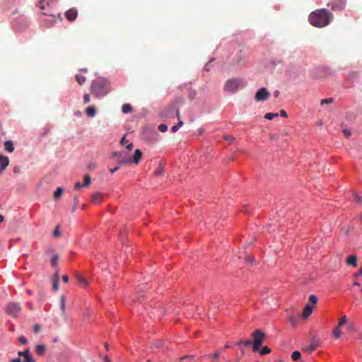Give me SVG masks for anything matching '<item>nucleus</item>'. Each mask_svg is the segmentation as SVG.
Wrapping results in <instances>:
<instances>
[{
    "instance_id": "obj_14",
    "label": "nucleus",
    "mask_w": 362,
    "mask_h": 362,
    "mask_svg": "<svg viewBox=\"0 0 362 362\" xmlns=\"http://www.w3.org/2000/svg\"><path fill=\"white\" fill-rule=\"evenodd\" d=\"M318 346H319L318 341L313 340L308 347H305L303 349V351H307V352H312L314 350H315Z\"/></svg>"
},
{
    "instance_id": "obj_56",
    "label": "nucleus",
    "mask_w": 362,
    "mask_h": 362,
    "mask_svg": "<svg viewBox=\"0 0 362 362\" xmlns=\"http://www.w3.org/2000/svg\"><path fill=\"white\" fill-rule=\"evenodd\" d=\"M280 114L284 117H288L286 112L285 110H281L280 111Z\"/></svg>"
},
{
    "instance_id": "obj_21",
    "label": "nucleus",
    "mask_w": 362,
    "mask_h": 362,
    "mask_svg": "<svg viewBox=\"0 0 362 362\" xmlns=\"http://www.w3.org/2000/svg\"><path fill=\"white\" fill-rule=\"evenodd\" d=\"M122 110L123 113L127 114L132 111V107L129 104H124L122 107Z\"/></svg>"
},
{
    "instance_id": "obj_41",
    "label": "nucleus",
    "mask_w": 362,
    "mask_h": 362,
    "mask_svg": "<svg viewBox=\"0 0 362 362\" xmlns=\"http://www.w3.org/2000/svg\"><path fill=\"white\" fill-rule=\"evenodd\" d=\"M45 1L46 0H40L39 1V7L41 10H45L46 8L45 4Z\"/></svg>"
},
{
    "instance_id": "obj_37",
    "label": "nucleus",
    "mask_w": 362,
    "mask_h": 362,
    "mask_svg": "<svg viewBox=\"0 0 362 362\" xmlns=\"http://www.w3.org/2000/svg\"><path fill=\"white\" fill-rule=\"evenodd\" d=\"M90 95L88 93H85L83 95V104L88 103L90 102Z\"/></svg>"
},
{
    "instance_id": "obj_25",
    "label": "nucleus",
    "mask_w": 362,
    "mask_h": 362,
    "mask_svg": "<svg viewBox=\"0 0 362 362\" xmlns=\"http://www.w3.org/2000/svg\"><path fill=\"white\" fill-rule=\"evenodd\" d=\"M62 192L63 189L62 187H58L54 192V198L55 199H58L62 196Z\"/></svg>"
},
{
    "instance_id": "obj_40",
    "label": "nucleus",
    "mask_w": 362,
    "mask_h": 362,
    "mask_svg": "<svg viewBox=\"0 0 362 362\" xmlns=\"http://www.w3.org/2000/svg\"><path fill=\"white\" fill-rule=\"evenodd\" d=\"M18 341L22 344H25L28 341L25 337L21 336L18 337Z\"/></svg>"
},
{
    "instance_id": "obj_18",
    "label": "nucleus",
    "mask_w": 362,
    "mask_h": 362,
    "mask_svg": "<svg viewBox=\"0 0 362 362\" xmlns=\"http://www.w3.org/2000/svg\"><path fill=\"white\" fill-rule=\"evenodd\" d=\"M142 156V153L139 149H136L134 152V155L133 156V159H132V163H134L138 164L140 161Z\"/></svg>"
},
{
    "instance_id": "obj_16",
    "label": "nucleus",
    "mask_w": 362,
    "mask_h": 362,
    "mask_svg": "<svg viewBox=\"0 0 362 362\" xmlns=\"http://www.w3.org/2000/svg\"><path fill=\"white\" fill-rule=\"evenodd\" d=\"M24 354V361L25 362H36L35 360L33 358L29 349L23 351Z\"/></svg>"
},
{
    "instance_id": "obj_5",
    "label": "nucleus",
    "mask_w": 362,
    "mask_h": 362,
    "mask_svg": "<svg viewBox=\"0 0 362 362\" xmlns=\"http://www.w3.org/2000/svg\"><path fill=\"white\" fill-rule=\"evenodd\" d=\"M317 301V298L315 295L309 296V302L305 305L302 314L303 318L306 319L312 314Z\"/></svg>"
},
{
    "instance_id": "obj_32",
    "label": "nucleus",
    "mask_w": 362,
    "mask_h": 362,
    "mask_svg": "<svg viewBox=\"0 0 362 362\" xmlns=\"http://www.w3.org/2000/svg\"><path fill=\"white\" fill-rule=\"evenodd\" d=\"M90 181H91L90 177L88 175H86L84 176V183H83V185L84 187L88 186L90 185Z\"/></svg>"
},
{
    "instance_id": "obj_26",
    "label": "nucleus",
    "mask_w": 362,
    "mask_h": 362,
    "mask_svg": "<svg viewBox=\"0 0 362 362\" xmlns=\"http://www.w3.org/2000/svg\"><path fill=\"white\" fill-rule=\"evenodd\" d=\"M278 116H279L278 113L268 112V113H267L264 115V118H266L267 119H269V120H272V119H273L274 118H275V117H276Z\"/></svg>"
},
{
    "instance_id": "obj_20",
    "label": "nucleus",
    "mask_w": 362,
    "mask_h": 362,
    "mask_svg": "<svg viewBox=\"0 0 362 362\" xmlns=\"http://www.w3.org/2000/svg\"><path fill=\"white\" fill-rule=\"evenodd\" d=\"M35 351L38 356H42L45 353V346L43 344H38L35 346Z\"/></svg>"
},
{
    "instance_id": "obj_34",
    "label": "nucleus",
    "mask_w": 362,
    "mask_h": 362,
    "mask_svg": "<svg viewBox=\"0 0 362 362\" xmlns=\"http://www.w3.org/2000/svg\"><path fill=\"white\" fill-rule=\"evenodd\" d=\"M58 260H59V256L57 255H54L51 259V264L52 266H55L57 264Z\"/></svg>"
},
{
    "instance_id": "obj_53",
    "label": "nucleus",
    "mask_w": 362,
    "mask_h": 362,
    "mask_svg": "<svg viewBox=\"0 0 362 362\" xmlns=\"http://www.w3.org/2000/svg\"><path fill=\"white\" fill-rule=\"evenodd\" d=\"M95 166H96L95 163H90V164L88 165V168L89 170H93V169H95Z\"/></svg>"
},
{
    "instance_id": "obj_42",
    "label": "nucleus",
    "mask_w": 362,
    "mask_h": 362,
    "mask_svg": "<svg viewBox=\"0 0 362 362\" xmlns=\"http://www.w3.org/2000/svg\"><path fill=\"white\" fill-rule=\"evenodd\" d=\"M347 329L350 332H354L355 331V326L354 323H349L347 325Z\"/></svg>"
},
{
    "instance_id": "obj_10",
    "label": "nucleus",
    "mask_w": 362,
    "mask_h": 362,
    "mask_svg": "<svg viewBox=\"0 0 362 362\" xmlns=\"http://www.w3.org/2000/svg\"><path fill=\"white\" fill-rule=\"evenodd\" d=\"M77 16H78V11H77L76 8H71L69 9L65 13V16H66V19L69 21H75Z\"/></svg>"
},
{
    "instance_id": "obj_24",
    "label": "nucleus",
    "mask_w": 362,
    "mask_h": 362,
    "mask_svg": "<svg viewBox=\"0 0 362 362\" xmlns=\"http://www.w3.org/2000/svg\"><path fill=\"white\" fill-rule=\"evenodd\" d=\"M77 281L81 284V285H83V286H87L88 284V281H86V279L83 277L82 276H78L77 278Z\"/></svg>"
},
{
    "instance_id": "obj_13",
    "label": "nucleus",
    "mask_w": 362,
    "mask_h": 362,
    "mask_svg": "<svg viewBox=\"0 0 362 362\" xmlns=\"http://www.w3.org/2000/svg\"><path fill=\"white\" fill-rule=\"evenodd\" d=\"M85 113L89 117H95L96 115V109H95V106L90 105V106L87 107L85 110Z\"/></svg>"
},
{
    "instance_id": "obj_59",
    "label": "nucleus",
    "mask_w": 362,
    "mask_h": 362,
    "mask_svg": "<svg viewBox=\"0 0 362 362\" xmlns=\"http://www.w3.org/2000/svg\"><path fill=\"white\" fill-rule=\"evenodd\" d=\"M362 275V269L361 268L358 272L354 274L355 277H358Z\"/></svg>"
},
{
    "instance_id": "obj_11",
    "label": "nucleus",
    "mask_w": 362,
    "mask_h": 362,
    "mask_svg": "<svg viewBox=\"0 0 362 362\" xmlns=\"http://www.w3.org/2000/svg\"><path fill=\"white\" fill-rule=\"evenodd\" d=\"M346 264L352 267H357V257L356 255H349L346 259Z\"/></svg>"
},
{
    "instance_id": "obj_58",
    "label": "nucleus",
    "mask_w": 362,
    "mask_h": 362,
    "mask_svg": "<svg viewBox=\"0 0 362 362\" xmlns=\"http://www.w3.org/2000/svg\"><path fill=\"white\" fill-rule=\"evenodd\" d=\"M128 143H129V141L126 140L125 136H124V137L121 139V144H122V145H125V144H128Z\"/></svg>"
},
{
    "instance_id": "obj_54",
    "label": "nucleus",
    "mask_w": 362,
    "mask_h": 362,
    "mask_svg": "<svg viewBox=\"0 0 362 362\" xmlns=\"http://www.w3.org/2000/svg\"><path fill=\"white\" fill-rule=\"evenodd\" d=\"M119 168H120L119 166H116V167H115V168H111V169H110V173H112H112H114L115 172L117 171V170L119 169Z\"/></svg>"
},
{
    "instance_id": "obj_7",
    "label": "nucleus",
    "mask_w": 362,
    "mask_h": 362,
    "mask_svg": "<svg viewBox=\"0 0 362 362\" xmlns=\"http://www.w3.org/2000/svg\"><path fill=\"white\" fill-rule=\"evenodd\" d=\"M346 6L345 0H331L328 4V6H330L333 11H342Z\"/></svg>"
},
{
    "instance_id": "obj_46",
    "label": "nucleus",
    "mask_w": 362,
    "mask_h": 362,
    "mask_svg": "<svg viewBox=\"0 0 362 362\" xmlns=\"http://www.w3.org/2000/svg\"><path fill=\"white\" fill-rule=\"evenodd\" d=\"M343 133L346 138L351 136V132L348 129H344Z\"/></svg>"
},
{
    "instance_id": "obj_63",
    "label": "nucleus",
    "mask_w": 362,
    "mask_h": 362,
    "mask_svg": "<svg viewBox=\"0 0 362 362\" xmlns=\"http://www.w3.org/2000/svg\"><path fill=\"white\" fill-rule=\"evenodd\" d=\"M18 356L19 358L21 357V356L24 357L23 351H18Z\"/></svg>"
},
{
    "instance_id": "obj_57",
    "label": "nucleus",
    "mask_w": 362,
    "mask_h": 362,
    "mask_svg": "<svg viewBox=\"0 0 362 362\" xmlns=\"http://www.w3.org/2000/svg\"><path fill=\"white\" fill-rule=\"evenodd\" d=\"M178 129H179L178 126H177V125L175 124V125H174V126L172 127L171 131H172L173 133H175V132H176Z\"/></svg>"
},
{
    "instance_id": "obj_50",
    "label": "nucleus",
    "mask_w": 362,
    "mask_h": 362,
    "mask_svg": "<svg viewBox=\"0 0 362 362\" xmlns=\"http://www.w3.org/2000/svg\"><path fill=\"white\" fill-rule=\"evenodd\" d=\"M10 362H25V361H23L21 358L18 357V358L11 359L10 361Z\"/></svg>"
},
{
    "instance_id": "obj_4",
    "label": "nucleus",
    "mask_w": 362,
    "mask_h": 362,
    "mask_svg": "<svg viewBox=\"0 0 362 362\" xmlns=\"http://www.w3.org/2000/svg\"><path fill=\"white\" fill-rule=\"evenodd\" d=\"M252 351H257L259 350V348L265 339V334L260 330H256L252 333Z\"/></svg>"
},
{
    "instance_id": "obj_36",
    "label": "nucleus",
    "mask_w": 362,
    "mask_h": 362,
    "mask_svg": "<svg viewBox=\"0 0 362 362\" xmlns=\"http://www.w3.org/2000/svg\"><path fill=\"white\" fill-rule=\"evenodd\" d=\"M176 115L179 120L178 123L176 125L178 126V127L180 128L183 125V122L180 119V113L178 110H177V111H176Z\"/></svg>"
},
{
    "instance_id": "obj_6",
    "label": "nucleus",
    "mask_w": 362,
    "mask_h": 362,
    "mask_svg": "<svg viewBox=\"0 0 362 362\" xmlns=\"http://www.w3.org/2000/svg\"><path fill=\"white\" fill-rule=\"evenodd\" d=\"M21 306L18 303H10L8 304L6 308V313L12 316L13 317H18V314L21 311Z\"/></svg>"
},
{
    "instance_id": "obj_61",
    "label": "nucleus",
    "mask_w": 362,
    "mask_h": 362,
    "mask_svg": "<svg viewBox=\"0 0 362 362\" xmlns=\"http://www.w3.org/2000/svg\"><path fill=\"white\" fill-rule=\"evenodd\" d=\"M289 320H290V322H291L293 326H295V325H296V320H295L293 317H290Z\"/></svg>"
},
{
    "instance_id": "obj_62",
    "label": "nucleus",
    "mask_w": 362,
    "mask_h": 362,
    "mask_svg": "<svg viewBox=\"0 0 362 362\" xmlns=\"http://www.w3.org/2000/svg\"><path fill=\"white\" fill-rule=\"evenodd\" d=\"M163 345V343L162 341H157L156 343H155V346L157 347L162 346Z\"/></svg>"
},
{
    "instance_id": "obj_48",
    "label": "nucleus",
    "mask_w": 362,
    "mask_h": 362,
    "mask_svg": "<svg viewBox=\"0 0 362 362\" xmlns=\"http://www.w3.org/2000/svg\"><path fill=\"white\" fill-rule=\"evenodd\" d=\"M112 156H114V157H118V158H122V153H121V152H118V151H116V152L113 153Z\"/></svg>"
},
{
    "instance_id": "obj_45",
    "label": "nucleus",
    "mask_w": 362,
    "mask_h": 362,
    "mask_svg": "<svg viewBox=\"0 0 362 362\" xmlns=\"http://www.w3.org/2000/svg\"><path fill=\"white\" fill-rule=\"evenodd\" d=\"M35 333H38L40 330V326L37 324L34 325L33 326Z\"/></svg>"
},
{
    "instance_id": "obj_43",
    "label": "nucleus",
    "mask_w": 362,
    "mask_h": 362,
    "mask_svg": "<svg viewBox=\"0 0 362 362\" xmlns=\"http://www.w3.org/2000/svg\"><path fill=\"white\" fill-rule=\"evenodd\" d=\"M54 237H59L61 235V233L59 230V226H57L53 233Z\"/></svg>"
},
{
    "instance_id": "obj_30",
    "label": "nucleus",
    "mask_w": 362,
    "mask_h": 362,
    "mask_svg": "<svg viewBox=\"0 0 362 362\" xmlns=\"http://www.w3.org/2000/svg\"><path fill=\"white\" fill-rule=\"evenodd\" d=\"M185 359L189 360V361H194V355H185L180 358V361H184Z\"/></svg>"
},
{
    "instance_id": "obj_23",
    "label": "nucleus",
    "mask_w": 362,
    "mask_h": 362,
    "mask_svg": "<svg viewBox=\"0 0 362 362\" xmlns=\"http://www.w3.org/2000/svg\"><path fill=\"white\" fill-rule=\"evenodd\" d=\"M300 357L301 354L299 351H295L292 353L291 358L293 359V361H297L300 358Z\"/></svg>"
},
{
    "instance_id": "obj_27",
    "label": "nucleus",
    "mask_w": 362,
    "mask_h": 362,
    "mask_svg": "<svg viewBox=\"0 0 362 362\" xmlns=\"http://www.w3.org/2000/svg\"><path fill=\"white\" fill-rule=\"evenodd\" d=\"M163 173V166L162 164H160L157 169L155 170L154 174L156 176L161 175Z\"/></svg>"
},
{
    "instance_id": "obj_39",
    "label": "nucleus",
    "mask_w": 362,
    "mask_h": 362,
    "mask_svg": "<svg viewBox=\"0 0 362 362\" xmlns=\"http://www.w3.org/2000/svg\"><path fill=\"white\" fill-rule=\"evenodd\" d=\"M223 139L226 140V141H228L229 142H233L234 141V137L232 136L231 135H225L223 136Z\"/></svg>"
},
{
    "instance_id": "obj_44",
    "label": "nucleus",
    "mask_w": 362,
    "mask_h": 362,
    "mask_svg": "<svg viewBox=\"0 0 362 362\" xmlns=\"http://www.w3.org/2000/svg\"><path fill=\"white\" fill-rule=\"evenodd\" d=\"M354 201L360 204L362 201V197L358 194H354Z\"/></svg>"
},
{
    "instance_id": "obj_38",
    "label": "nucleus",
    "mask_w": 362,
    "mask_h": 362,
    "mask_svg": "<svg viewBox=\"0 0 362 362\" xmlns=\"http://www.w3.org/2000/svg\"><path fill=\"white\" fill-rule=\"evenodd\" d=\"M158 129L160 132H165L168 130V126L165 124H160L159 126H158Z\"/></svg>"
},
{
    "instance_id": "obj_1",
    "label": "nucleus",
    "mask_w": 362,
    "mask_h": 362,
    "mask_svg": "<svg viewBox=\"0 0 362 362\" xmlns=\"http://www.w3.org/2000/svg\"><path fill=\"white\" fill-rule=\"evenodd\" d=\"M332 18V13L325 8L317 9L312 12L308 17L310 23L318 28H323L329 25Z\"/></svg>"
},
{
    "instance_id": "obj_29",
    "label": "nucleus",
    "mask_w": 362,
    "mask_h": 362,
    "mask_svg": "<svg viewBox=\"0 0 362 362\" xmlns=\"http://www.w3.org/2000/svg\"><path fill=\"white\" fill-rule=\"evenodd\" d=\"M347 323V317L346 315H343L339 321L338 325L339 327H341Z\"/></svg>"
},
{
    "instance_id": "obj_22",
    "label": "nucleus",
    "mask_w": 362,
    "mask_h": 362,
    "mask_svg": "<svg viewBox=\"0 0 362 362\" xmlns=\"http://www.w3.org/2000/svg\"><path fill=\"white\" fill-rule=\"evenodd\" d=\"M341 334H342V332L340 329V327L337 326L333 330V333H332L333 337L335 338H339L341 337Z\"/></svg>"
},
{
    "instance_id": "obj_15",
    "label": "nucleus",
    "mask_w": 362,
    "mask_h": 362,
    "mask_svg": "<svg viewBox=\"0 0 362 362\" xmlns=\"http://www.w3.org/2000/svg\"><path fill=\"white\" fill-rule=\"evenodd\" d=\"M60 309H61V311H62V315L63 317H65L66 316V313H65V310H66V298H65V296H64V295H62L60 296Z\"/></svg>"
},
{
    "instance_id": "obj_64",
    "label": "nucleus",
    "mask_w": 362,
    "mask_h": 362,
    "mask_svg": "<svg viewBox=\"0 0 362 362\" xmlns=\"http://www.w3.org/2000/svg\"><path fill=\"white\" fill-rule=\"evenodd\" d=\"M104 361L106 362H110V360L107 356H105L103 358Z\"/></svg>"
},
{
    "instance_id": "obj_52",
    "label": "nucleus",
    "mask_w": 362,
    "mask_h": 362,
    "mask_svg": "<svg viewBox=\"0 0 362 362\" xmlns=\"http://www.w3.org/2000/svg\"><path fill=\"white\" fill-rule=\"evenodd\" d=\"M21 167L20 166H16L13 168V173H18L21 172Z\"/></svg>"
},
{
    "instance_id": "obj_47",
    "label": "nucleus",
    "mask_w": 362,
    "mask_h": 362,
    "mask_svg": "<svg viewBox=\"0 0 362 362\" xmlns=\"http://www.w3.org/2000/svg\"><path fill=\"white\" fill-rule=\"evenodd\" d=\"M252 344V341L251 340H246V341H243V345L245 346H250L251 344Z\"/></svg>"
},
{
    "instance_id": "obj_28",
    "label": "nucleus",
    "mask_w": 362,
    "mask_h": 362,
    "mask_svg": "<svg viewBox=\"0 0 362 362\" xmlns=\"http://www.w3.org/2000/svg\"><path fill=\"white\" fill-rule=\"evenodd\" d=\"M271 352V349L268 346H264L261 350H259L260 355H266Z\"/></svg>"
},
{
    "instance_id": "obj_19",
    "label": "nucleus",
    "mask_w": 362,
    "mask_h": 362,
    "mask_svg": "<svg viewBox=\"0 0 362 362\" xmlns=\"http://www.w3.org/2000/svg\"><path fill=\"white\" fill-rule=\"evenodd\" d=\"M4 149L9 153H13L14 151L13 141L11 140L6 141L4 142Z\"/></svg>"
},
{
    "instance_id": "obj_31",
    "label": "nucleus",
    "mask_w": 362,
    "mask_h": 362,
    "mask_svg": "<svg viewBox=\"0 0 362 362\" xmlns=\"http://www.w3.org/2000/svg\"><path fill=\"white\" fill-rule=\"evenodd\" d=\"M58 274H59V272L58 271L56 272V279L54 280V284H53V288L55 290V291H57L59 289V280H58Z\"/></svg>"
},
{
    "instance_id": "obj_60",
    "label": "nucleus",
    "mask_w": 362,
    "mask_h": 362,
    "mask_svg": "<svg viewBox=\"0 0 362 362\" xmlns=\"http://www.w3.org/2000/svg\"><path fill=\"white\" fill-rule=\"evenodd\" d=\"M62 280L64 282L66 283L69 281V277L66 275L62 276Z\"/></svg>"
},
{
    "instance_id": "obj_35",
    "label": "nucleus",
    "mask_w": 362,
    "mask_h": 362,
    "mask_svg": "<svg viewBox=\"0 0 362 362\" xmlns=\"http://www.w3.org/2000/svg\"><path fill=\"white\" fill-rule=\"evenodd\" d=\"M332 102H333V98H325V99H322L321 100L320 104L322 105H325V104L332 103Z\"/></svg>"
},
{
    "instance_id": "obj_33",
    "label": "nucleus",
    "mask_w": 362,
    "mask_h": 362,
    "mask_svg": "<svg viewBox=\"0 0 362 362\" xmlns=\"http://www.w3.org/2000/svg\"><path fill=\"white\" fill-rule=\"evenodd\" d=\"M131 163H132V159L131 158H122L119 160V163L122 164V165L129 164Z\"/></svg>"
},
{
    "instance_id": "obj_12",
    "label": "nucleus",
    "mask_w": 362,
    "mask_h": 362,
    "mask_svg": "<svg viewBox=\"0 0 362 362\" xmlns=\"http://www.w3.org/2000/svg\"><path fill=\"white\" fill-rule=\"evenodd\" d=\"M91 202L95 204H100L103 202V194L101 192L95 193L92 196Z\"/></svg>"
},
{
    "instance_id": "obj_49",
    "label": "nucleus",
    "mask_w": 362,
    "mask_h": 362,
    "mask_svg": "<svg viewBox=\"0 0 362 362\" xmlns=\"http://www.w3.org/2000/svg\"><path fill=\"white\" fill-rule=\"evenodd\" d=\"M213 358L216 359L220 356V353L218 351H216L211 354V356Z\"/></svg>"
},
{
    "instance_id": "obj_55",
    "label": "nucleus",
    "mask_w": 362,
    "mask_h": 362,
    "mask_svg": "<svg viewBox=\"0 0 362 362\" xmlns=\"http://www.w3.org/2000/svg\"><path fill=\"white\" fill-rule=\"evenodd\" d=\"M126 148L128 151H131L133 148V144L132 143H128L127 144Z\"/></svg>"
},
{
    "instance_id": "obj_51",
    "label": "nucleus",
    "mask_w": 362,
    "mask_h": 362,
    "mask_svg": "<svg viewBox=\"0 0 362 362\" xmlns=\"http://www.w3.org/2000/svg\"><path fill=\"white\" fill-rule=\"evenodd\" d=\"M82 186H83L80 182H77L75 183V189H79Z\"/></svg>"
},
{
    "instance_id": "obj_9",
    "label": "nucleus",
    "mask_w": 362,
    "mask_h": 362,
    "mask_svg": "<svg viewBox=\"0 0 362 362\" xmlns=\"http://www.w3.org/2000/svg\"><path fill=\"white\" fill-rule=\"evenodd\" d=\"M87 69H80V72L76 74L75 76L76 80L79 85H83L86 81V77L84 76V73L87 72Z\"/></svg>"
},
{
    "instance_id": "obj_2",
    "label": "nucleus",
    "mask_w": 362,
    "mask_h": 362,
    "mask_svg": "<svg viewBox=\"0 0 362 362\" xmlns=\"http://www.w3.org/2000/svg\"><path fill=\"white\" fill-rule=\"evenodd\" d=\"M109 81L104 78H98L90 84V92L98 98L103 97L109 92Z\"/></svg>"
},
{
    "instance_id": "obj_3",
    "label": "nucleus",
    "mask_w": 362,
    "mask_h": 362,
    "mask_svg": "<svg viewBox=\"0 0 362 362\" xmlns=\"http://www.w3.org/2000/svg\"><path fill=\"white\" fill-rule=\"evenodd\" d=\"M245 86V82L243 78H231L226 81L223 90L226 92L234 93Z\"/></svg>"
},
{
    "instance_id": "obj_17",
    "label": "nucleus",
    "mask_w": 362,
    "mask_h": 362,
    "mask_svg": "<svg viewBox=\"0 0 362 362\" xmlns=\"http://www.w3.org/2000/svg\"><path fill=\"white\" fill-rule=\"evenodd\" d=\"M9 164V159L6 156L0 155V166L1 170H4Z\"/></svg>"
},
{
    "instance_id": "obj_8",
    "label": "nucleus",
    "mask_w": 362,
    "mask_h": 362,
    "mask_svg": "<svg viewBox=\"0 0 362 362\" xmlns=\"http://www.w3.org/2000/svg\"><path fill=\"white\" fill-rule=\"evenodd\" d=\"M269 96V91L265 88H261L255 94L256 101H263L267 100Z\"/></svg>"
}]
</instances>
